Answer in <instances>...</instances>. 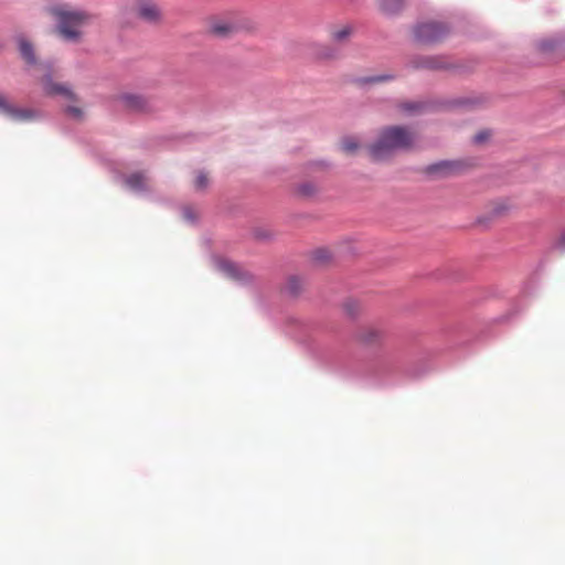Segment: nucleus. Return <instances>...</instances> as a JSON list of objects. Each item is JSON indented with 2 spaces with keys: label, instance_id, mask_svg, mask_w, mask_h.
I'll use <instances>...</instances> for the list:
<instances>
[{
  "label": "nucleus",
  "instance_id": "obj_1",
  "mask_svg": "<svg viewBox=\"0 0 565 565\" xmlns=\"http://www.w3.org/2000/svg\"><path fill=\"white\" fill-rule=\"evenodd\" d=\"M416 145V135L406 126L395 125L382 128L376 139L367 146L374 161H385L397 151L412 150Z\"/></svg>",
  "mask_w": 565,
  "mask_h": 565
},
{
  "label": "nucleus",
  "instance_id": "obj_2",
  "mask_svg": "<svg viewBox=\"0 0 565 565\" xmlns=\"http://www.w3.org/2000/svg\"><path fill=\"white\" fill-rule=\"evenodd\" d=\"M51 13L56 20V31L60 36L73 43L78 42L82 36L77 28L87 24L93 18L87 11L73 10L67 6L53 7L51 8Z\"/></svg>",
  "mask_w": 565,
  "mask_h": 565
},
{
  "label": "nucleus",
  "instance_id": "obj_3",
  "mask_svg": "<svg viewBox=\"0 0 565 565\" xmlns=\"http://www.w3.org/2000/svg\"><path fill=\"white\" fill-rule=\"evenodd\" d=\"M450 32L446 23L429 21L414 26V39L423 45H435L441 42Z\"/></svg>",
  "mask_w": 565,
  "mask_h": 565
},
{
  "label": "nucleus",
  "instance_id": "obj_4",
  "mask_svg": "<svg viewBox=\"0 0 565 565\" xmlns=\"http://www.w3.org/2000/svg\"><path fill=\"white\" fill-rule=\"evenodd\" d=\"M413 70L443 71L448 70L452 65L443 55H414L407 63Z\"/></svg>",
  "mask_w": 565,
  "mask_h": 565
},
{
  "label": "nucleus",
  "instance_id": "obj_5",
  "mask_svg": "<svg viewBox=\"0 0 565 565\" xmlns=\"http://www.w3.org/2000/svg\"><path fill=\"white\" fill-rule=\"evenodd\" d=\"M216 268L220 271H222L225 276L241 285H248L252 284L254 280V276L252 273L246 270L239 264L228 259H217Z\"/></svg>",
  "mask_w": 565,
  "mask_h": 565
},
{
  "label": "nucleus",
  "instance_id": "obj_6",
  "mask_svg": "<svg viewBox=\"0 0 565 565\" xmlns=\"http://www.w3.org/2000/svg\"><path fill=\"white\" fill-rule=\"evenodd\" d=\"M0 113L9 118L18 121H26L35 118V113L32 109L18 108L11 105L6 97L0 95Z\"/></svg>",
  "mask_w": 565,
  "mask_h": 565
},
{
  "label": "nucleus",
  "instance_id": "obj_7",
  "mask_svg": "<svg viewBox=\"0 0 565 565\" xmlns=\"http://www.w3.org/2000/svg\"><path fill=\"white\" fill-rule=\"evenodd\" d=\"M138 17L147 23L156 24L161 20V11L157 4L140 0L138 2Z\"/></svg>",
  "mask_w": 565,
  "mask_h": 565
},
{
  "label": "nucleus",
  "instance_id": "obj_8",
  "mask_svg": "<svg viewBox=\"0 0 565 565\" xmlns=\"http://www.w3.org/2000/svg\"><path fill=\"white\" fill-rule=\"evenodd\" d=\"M487 102L488 97L484 95H469L451 99L448 106L452 108L476 109L486 105Z\"/></svg>",
  "mask_w": 565,
  "mask_h": 565
},
{
  "label": "nucleus",
  "instance_id": "obj_9",
  "mask_svg": "<svg viewBox=\"0 0 565 565\" xmlns=\"http://www.w3.org/2000/svg\"><path fill=\"white\" fill-rule=\"evenodd\" d=\"M384 332L376 327H363L358 331L356 339L360 343L373 347L381 343Z\"/></svg>",
  "mask_w": 565,
  "mask_h": 565
},
{
  "label": "nucleus",
  "instance_id": "obj_10",
  "mask_svg": "<svg viewBox=\"0 0 565 565\" xmlns=\"http://www.w3.org/2000/svg\"><path fill=\"white\" fill-rule=\"evenodd\" d=\"M312 55L318 60L333 61L342 56L341 50L338 46L330 44L315 43L311 46Z\"/></svg>",
  "mask_w": 565,
  "mask_h": 565
},
{
  "label": "nucleus",
  "instance_id": "obj_11",
  "mask_svg": "<svg viewBox=\"0 0 565 565\" xmlns=\"http://www.w3.org/2000/svg\"><path fill=\"white\" fill-rule=\"evenodd\" d=\"M124 106L134 111H148L150 109L149 100L137 94H125L121 96Z\"/></svg>",
  "mask_w": 565,
  "mask_h": 565
},
{
  "label": "nucleus",
  "instance_id": "obj_12",
  "mask_svg": "<svg viewBox=\"0 0 565 565\" xmlns=\"http://www.w3.org/2000/svg\"><path fill=\"white\" fill-rule=\"evenodd\" d=\"M15 41L18 44L20 55L24 60V62L28 65H36L38 58L35 55L33 44L28 39H25L23 35H18L15 38Z\"/></svg>",
  "mask_w": 565,
  "mask_h": 565
},
{
  "label": "nucleus",
  "instance_id": "obj_13",
  "mask_svg": "<svg viewBox=\"0 0 565 565\" xmlns=\"http://www.w3.org/2000/svg\"><path fill=\"white\" fill-rule=\"evenodd\" d=\"M454 164L450 161H439L424 168L423 172L433 178H443L450 173Z\"/></svg>",
  "mask_w": 565,
  "mask_h": 565
},
{
  "label": "nucleus",
  "instance_id": "obj_14",
  "mask_svg": "<svg viewBox=\"0 0 565 565\" xmlns=\"http://www.w3.org/2000/svg\"><path fill=\"white\" fill-rule=\"evenodd\" d=\"M397 108L407 116H417L425 113L429 108V104L422 100L403 102Z\"/></svg>",
  "mask_w": 565,
  "mask_h": 565
},
{
  "label": "nucleus",
  "instance_id": "obj_15",
  "mask_svg": "<svg viewBox=\"0 0 565 565\" xmlns=\"http://www.w3.org/2000/svg\"><path fill=\"white\" fill-rule=\"evenodd\" d=\"M125 184L135 192H147V177L143 172H135L125 177Z\"/></svg>",
  "mask_w": 565,
  "mask_h": 565
},
{
  "label": "nucleus",
  "instance_id": "obj_16",
  "mask_svg": "<svg viewBox=\"0 0 565 565\" xmlns=\"http://www.w3.org/2000/svg\"><path fill=\"white\" fill-rule=\"evenodd\" d=\"M45 92L49 95H62L68 99L74 100L75 94L64 84L54 83L51 77L45 82Z\"/></svg>",
  "mask_w": 565,
  "mask_h": 565
},
{
  "label": "nucleus",
  "instance_id": "obj_17",
  "mask_svg": "<svg viewBox=\"0 0 565 565\" xmlns=\"http://www.w3.org/2000/svg\"><path fill=\"white\" fill-rule=\"evenodd\" d=\"M404 0H380V9L386 15H395L404 8Z\"/></svg>",
  "mask_w": 565,
  "mask_h": 565
},
{
  "label": "nucleus",
  "instance_id": "obj_18",
  "mask_svg": "<svg viewBox=\"0 0 565 565\" xmlns=\"http://www.w3.org/2000/svg\"><path fill=\"white\" fill-rule=\"evenodd\" d=\"M565 42L564 36L543 39L537 43V49L543 53H551L561 47Z\"/></svg>",
  "mask_w": 565,
  "mask_h": 565
},
{
  "label": "nucleus",
  "instance_id": "obj_19",
  "mask_svg": "<svg viewBox=\"0 0 565 565\" xmlns=\"http://www.w3.org/2000/svg\"><path fill=\"white\" fill-rule=\"evenodd\" d=\"M296 191L299 196L303 199H311L315 198L320 192V188L315 182L305 181L298 184Z\"/></svg>",
  "mask_w": 565,
  "mask_h": 565
},
{
  "label": "nucleus",
  "instance_id": "obj_20",
  "mask_svg": "<svg viewBox=\"0 0 565 565\" xmlns=\"http://www.w3.org/2000/svg\"><path fill=\"white\" fill-rule=\"evenodd\" d=\"M211 33L218 38H226L233 31V25L225 21H214L210 26Z\"/></svg>",
  "mask_w": 565,
  "mask_h": 565
},
{
  "label": "nucleus",
  "instance_id": "obj_21",
  "mask_svg": "<svg viewBox=\"0 0 565 565\" xmlns=\"http://www.w3.org/2000/svg\"><path fill=\"white\" fill-rule=\"evenodd\" d=\"M353 32L352 26L345 25L341 29L332 30L330 32V38L335 43H344L349 40Z\"/></svg>",
  "mask_w": 565,
  "mask_h": 565
},
{
  "label": "nucleus",
  "instance_id": "obj_22",
  "mask_svg": "<svg viewBox=\"0 0 565 565\" xmlns=\"http://www.w3.org/2000/svg\"><path fill=\"white\" fill-rule=\"evenodd\" d=\"M395 76L393 74H382L376 76H365L356 78L355 82L363 86V85H370V84H377L383 82L393 81Z\"/></svg>",
  "mask_w": 565,
  "mask_h": 565
},
{
  "label": "nucleus",
  "instance_id": "obj_23",
  "mask_svg": "<svg viewBox=\"0 0 565 565\" xmlns=\"http://www.w3.org/2000/svg\"><path fill=\"white\" fill-rule=\"evenodd\" d=\"M286 288L291 296H298L302 289V279L298 276H290Z\"/></svg>",
  "mask_w": 565,
  "mask_h": 565
},
{
  "label": "nucleus",
  "instance_id": "obj_24",
  "mask_svg": "<svg viewBox=\"0 0 565 565\" xmlns=\"http://www.w3.org/2000/svg\"><path fill=\"white\" fill-rule=\"evenodd\" d=\"M359 147V142L352 137L344 138L341 142V149L347 153L355 152Z\"/></svg>",
  "mask_w": 565,
  "mask_h": 565
},
{
  "label": "nucleus",
  "instance_id": "obj_25",
  "mask_svg": "<svg viewBox=\"0 0 565 565\" xmlns=\"http://www.w3.org/2000/svg\"><path fill=\"white\" fill-rule=\"evenodd\" d=\"M343 309H344V311L347 312L348 316L353 318L360 311V302L358 300H354V299H348L343 303Z\"/></svg>",
  "mask_w": 565,
  "mask_h": 565
},
{
  "label": "nucleus",
  "instance_id": "obj_26",
  "mask_svg": "<svg viewBox=\"0 0 565 565\" xmlns=\"http://www.w3.org/2000/svg\"><path fill=\"white\" fill-rule=\"evenodd\" d=\"M316 262L323 264L331 259V253L327 248H318L312 253Z\"/></svg>",
  "mask_w": 565,
  "mask_h": 565
},
{
  "label": "nucleus",
  "instance_id": "obj_27",
  "mask_svg": "<svg viewBox=\"0 0 565 565\" xmlns=\"http://www.w3.org/2000/svg\"><path fill=\"white\" fill-rule=\"evenodd\" d=\"M209 186V179L204 172H200L194 181V188L198 191H203Z\"/></svg>",
  "mask_w": 565,
  "mask_h": 565
},
{
  "label": "nucleus",
  "instance_id": "obj_28",
  "mask_svg": "<svg viewBox=\"0 0 565 565\" xmlns=\"http://www.w3.org/2000/svg\"><path fill=\"white\" fill-rule=\"evenodd\" d=\"M253 236L258 241H269L273 237L270 231L266 228H255L253 232Z\"/></svg>",
  "mask_w": 565,
  "mask_h": 565
},
{
  "label": "nucleus",
  "instance_id": "obj_29",
  "mask_svg": "<svg viewBox=\"0 0 565 565\" xmlns=\"http://www.w3.org/2000/svg\"><path fill=\"white\" fill-rule=\"evenodd\" d=\"M66 114L77 120H81L83 118V110L76 106H67L65 108Z\"/></svg>",
  "mask_w": 565,
  "mask_h": 565
},
{
  "label": "nucleus",
  "instance_id": "obj_30",
  "mask_svg": "<svg viewBox=\"0 0 565 565\" xmlns=\"http://www.w3.org/2000/svg\"><path fill=\"white\" fill-rule=\"evenodd\" d=\"M507 210V206L503 204H497L491 211V217H497L502 215Z\"/></svg>",
  "mask_w": 565,
  "mask_h": 565
},
{
  "label": "nucleus",
  "instance_id": "obj_31",
  "mask_svg": "<svg viewBox=\"0 0 565 565\" xmlns=\"http://www.w3.org/2000/svg\"><path fill=\"white\" fill-rule=\"evenodd\" d=\"M183 217L188 221H194L195 216L190 207H184L183 211Z\"/></svg>",
  "mask_w": 565,
  "mask_h": 565
},
{
  "label": "nucleus",
  "instance_id": "obj_32",
  "mask_svg": "<svg viewBox=\"0 0 565 565\" xmlns=\"http://www.w3.org/2000/svg\"><path fill=\"white\" fill-rule=\"evenodd\" d=\"M487 138H488V134L482 131L475 136V141L481 142V141L486 140Z\"/></svg>",
  "mask_w": 565,
  "mask_h": 565
},
{
  "label": "nucleus",
  "instance_id": "obj_33",
  "mask_svg": "<svg viewBox=\"0 0 565 565\" xmlns=\"http://www.w3.org/2000/svg\"><path fill=\"white\" fill-rule=\"evenodd\" d=\"M557 247L565 252V231L561 235Z\"/></svg>",
  "mask_w": 565,
  "mask_h": 565
}]
</instances>
